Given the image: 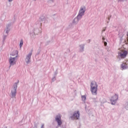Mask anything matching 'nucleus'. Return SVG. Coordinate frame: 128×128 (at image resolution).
<instances>
[{"label":"nucleus","mask_w":128,"mask_h":128,"mask_svg":"<svg viewBox=\"0 0 128 128\" xmlns=\"http://www.w3.org/2000/svg\"><path fill=\"white\" fill-rule=\"evenodd\" d=\"M106 44H108V43H106V42H104V45L105 46H106Z\"/></svg>","instance_id":"14"},{"label":"nucleus","mask_w":128,"mask_h":128,"mask_svg":"<svg viewBox=\"0 0 128 128\" xmlns=\"http://www.w3.org/2000/svg\"><path fill=\"white\" fill-rule=\"evenodd\" d=\"M9 63L10 66H14L16 64V58L10 57L9 59Z\"/></svg>","instance_id":"6"},{"label":"nucleus","mask_w":128,"mask_h":128,"mask_svg":"<svg viewBox=\"0 0 128 128\" xmlns=\"http://www.w3.org/2000/svg\"><path fill=\"white\" fill-rule=\"evenodd\" d=\"M127 42H128V38H127Z\"/></svg>","instance_id":"20"},{"label":"nucleus","mask_w":128,"mask_h":128,"mask_svg":"<svg viewBox=\"0 0 128 128\" xmlns=\"http://www.w3.org/2000/svg\"><path fill=\"white\" fill-rule=\"evenodd\" d=\"M105 30H106V28H104L102 31L104 32Z\"/></svg>","instance_id":"16"},{"label":"nucleus","mask_w":128,"mask_h":128,"mask_svg":"<svg viewBox=\"0 0 128 128\" xmlns=\"http://www.w3.org/2000/svg\"><path fill=\"white\" fill-rule=\"evenodd\" d=\"M32 56V53H30L26 56V62L27 64H28V62H30V57Z\"/></svg>","instance_id":"10"},{"label":"nucleus","mask_w":128,"mask_h":128,"mask_svg":"<svg viewBox=\"0 0 128 128\" xmlns=\"http://www.w3.org/2000/svg\"><path fill=\"white\" fill-rule=\"evenodd\" d=\"M18 54V50H15V51L13 52L12 54V56H16V57L17 58Z\"/></svg>","instance_id":"11"},{"label":"nucleus","mask_w":128,"mask_h":128,"mask_svg":"<svg viewBox=\"0 0 128 128\" xmlns=\"http://www.w3.org/2000/svg\"><path fill=\"white\" fill-rule=\"evenodd\" d=\"M127 36H128V34H127Z\"/></svg>","instance_id":"21"},{"label":"nucleus","mask_w":128,"mask_h":128,"mask_svg":"<svg viewBox=\"0 0 128 128\" xmlns=\"http://www.w3.org/2000/svg\"><path fill=\"white\" fill-rule=\"evenodd\" d=\"M42 128H44V124H42V127H41Z\"/></svg>","instance_id":"15"},{"label":"nucleus","mask_w":128,"mask_h":128,"mask_svg":"<svg viewBox=\"0 0 128 128\" xmlns=\"http://www.w3.org/2000/svg\"><path fill=\"white\" fill-rule=\"evenodd\" d=\"M126 56H128V52L124 50H121L118 52V58L124 59L126 58Z\"/></svg>","instance_id":"3"},{"label":"nucleus","mask_w":128,"mask_h":128,"mask_svg":"<svg viewBox=\"0 0 128 128\" xmlns=\"http://www.w3.org/2000/svg\"><path fill=\"white\" fill-rule=\"evenodd\" d=\"M90 92L92 94L96 96V92H98V84L94 81H92L90 84Z\"/></svg>","instance_id":"1"},{"label":"nucleus","mask_w":128,"mask_h":128,"mask_svg":"<svg viewBox=\"0 0 128 128\" xmlns=\"http://www.w3.org/2000/svg\"><path fill=\"white\" fill-rule=\"evenodd\" d=\"M128 61H125L123 62V64H122V68L123 70L126 69L128 68Z\"/></svg>","instance_id":"9"},{"label":"nucleus","mask_w":128,"mask_h":128,"mask_svg":"<svg viewBox=\"0 0 128 128\" xmlns=\"http://www.w3.org/2000/svg\"><path fill=\"white\" fill-rule=\"evenodd\" d=\"M124 0H118V2H124Z\"/></svg>","instance_id":"17"},{"label":"nucleus","mask_w":128,"mask_h":128,"mask_svg":"<svg viewBox=\"0 0 128 128\" xmlns=\"http://www.w3.org/2000/svg\"><path fill=\"white\" fill-rule=\"evenodd\" d=\"M82 100H86V96H82Z\"/></svg>","instance_id":"13"},{"label":"nucleus","mask_w":128,"mask_h":128,"mask_svg":"<svg viewBox=\"0 0 128 128\" xmlns=\"http://www.w3.org/2000/svg\"><path fill=\"white\" fill-rule=\"evenodd\" d=\"M118 95L115 94L114 96L111 97L110 98V102H112V104H116V102L118 100Z\"/></svg>","instance_id":"7"},{"label":"nucleus","mask_w":128,"mask_h":128,"mask_svg":"<svg viewBox=\"0 0 128 128\" xmlns=\"http://www.w3.org/2000/svg\"><path fill=\"white\" fill-rule=\"evenodd\" d=\"M17 88H18V84L15 83L14 85V88H12V98H14V96H16Z\"/></svg>","instance_id":"4"},{"label":"nucleus","mask_w":128,"mask_h":128,"mask_svg":"<svg viewBox=\"0 0 128 128\" xmlns=\"http://www.w3.org/2000/svg\"><path fill=\"white\" fill-rule=\"evenodd\" d=\"M56 120L57 122L58 126H60L62 124V120H60V116H58L56 118Z\"/></svg>","instance_id":"8"},{"label":"nucleus","mask_w":128,"mask_h":128,"mask_svg":"<svg viewBox=\"0 0 128 128\" xmlns=\"http://www.w3.org/2000/svg\"><path fill=\"white\" fill-rule=\"evenodd\" d=\"M12 0H8V2H12Z\"/></svg>","instance_id":"19"},{"label":"nucleus","mask_w":128,"mask_h":128,"mask_svg":"<svg viewBox=\"0 0 128 128\" xmlns=\"http://www.w3.org/2000/svg\"><path fill=\"white\" fill-rule=\"evenodd\" d=\"M78 118H80V112L78 111L75 112L72 116V120H78Z\"/></svg>","instance_id":"5"},{"label":"nucleus","mask_w":128,"mask_h":128,"mask_svg":"<svg viewBox=\"0 0 128 128\" xmlns=\"http://www.w3.org/2000/svg\"><path fill=\"white\" fill-rule=\"evenodd\" d=\"M102 40H104V38H102Z\"/></svg>","instance_id":"18"},{"label":"nucleus","mask_w":128,"mask_h":128,"mask_svg":"<svg viewBox=\"0 0 128 128\" xmlns=\"http://www.w3.org/2000/svg\"><path fill=\"white\" fill-rule=\"evenodd\" d=\"M23 44H24V41H22V40H21L20 42V48H22Z\"/></svg>","instance_id":"12"},{"label":"nucleus","mask_w":128,"mask_h":128,"mask_svg":"<svg viewBox=\"0 0 128 128\" xmlns=\"http://www.w3.org/2000/svg\"><path fill=\"white\" fill-rule=\"evenodd\" d=\"M84 12H86V6H82L80 8L79 13L78 16H77V18H75L74 20H78L80 18H82V17L84 14Z\"/></svg>","instance_id":"2"}]
</instances>
